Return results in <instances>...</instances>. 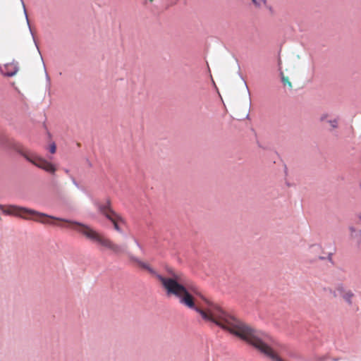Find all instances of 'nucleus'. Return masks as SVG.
Segmentation results:
<instances>
[{
    "label": "nucleus",
    "instance_id": "nucleus-12",
    "mask_svg": "<svg viewBox=\"0 0 361 361\" xmlns=\"http://www.w3.org/2000/svg\"><path fill=\"white\" fill-rule=\"evenodd\" d=\"M133 241L135 242V243L137 245V247L140 249V252L143 255H145V250L142 247V245L140 244L138 240L135 238H133Z\"/></svg>",
    "mask_w": 361,
    "mask_h": 361
},
{
    "label": "nucleus",
    "instance_id": "nucleus-18",
    "mask_svg": "<svg viewBox=\"0 0 361 361\" xmlns=\"http://www.w3.org/2000/svg\"><path fill=\"white\" fill-rule=\"evenodd\" d=\"M349 229L351 232V236L353 238V236L355 235L354 233L356 232V229L353 226H350Z\"/></svg>",
    "mask_w": 361,
    "mask_h": 361
},
{
    "label": "nucleus",
    "instance_id": "nucleus-14",
    "mask_svg": "<svg viewBox=\"0 0 361 361\" xmlns=\"http://www.w3.org/2000/svg\"><path fill=\"white\" fill-rule=\"evenodd\" d=\"M353 238H356L357 243L361 244V229L358 233H355Z\"/></svg>",
    "mask_w": 361,
    "mask_h": 361
},
{
    "label": "nucleus",
    "instance_id": "nucleus-24",
    "mask_svg": "<svg viewBox=\"0 0 361 361\" xmlns=\"http://www.w3.org/2000/svg\"><path fill=\"white\" fill-rule=\"evenodd\" d=\"M79 190H81L84 193H87L85 189L83 187H80V189H79Z\"/></svg>",
    "mask_w": 361,
    "mask_h": 361
},
{
    "label": "nucleus",
    "instance_id": "nucleus-22",
    "mask_svg": "<svg viewBox=\"0 0 361 361\" xmlns=\"http://www.w3.org/2000/svg\"><path fill=\"white\" fill-rule=\"evenodd\" d=\"M35 221H39L40 223H42V224H47L48 222L44 221V220H42V219H34Z\"/></svg>",
    "mask_w": 361,
    "mask_h": 361
},
{
    "label": "nucleus",
    "instance_id": "nucleus-23",
    "mask_svg": "<svg viewBox=\"0 0 361 361\" xmlns=\"http://www.w3.org/2000/svg\"><path fill=\"white\" fill-rule=\"evenodd\" d=\"M238 74H239L240 77L241 78V79L244 81L245 85V86H246V89L248 90V87L247 86V84H246L245 81L244 80V79H243V76L240 75V73H239Z\"/></svg>",
    "mask_w": 361,
    "mask_h": 361
},
{
    "label": "nucleus",
    "instance_id": "nucleus-7",
    "mask_svg": "<svg viewBox=\"0 0 361 361\" xmlns=\"http://www.w3.org/2000/svg\"><path fill=\"white\" fill-rule=\"evenodd\" d=\"M341 297L348 306L353 305V299L355 297V294L353 290H348L346 293H344Z\"/></svg>",
    "mask_w": 361,
    "mask_h": 361
},
{
    "label": "nucleus",
    "instance_id": "nucleus-1",
    "mask_svg": "<svg viewBox=\"0 0 361 361\" xmlns=\"http://www.w3.org/2000/svg\"><path fill=\"white\" fill-rule=\"evenodd\" d=\"M59 221L68 223L73 229L82 234L91 241L111 250L115 254L126 253L130 260L148 271L161 283L168 296L174 295L178 299L180 304L199 313L204 321L211 322L214 319L216 315L212 312L213 308L221 309L216 304L204 298L197 288L193 285L185 283L180 274L173 271H169V276L164 277L158 274L148 264L130 252L126 245L114 244L109 239L102 236L89 225L80 221L68 219H59Z\"/></svg>",
    "mask_w": 361,
    "mask_h": 361
},
{
    "label": "nucleus",
    "instance_id": "nucleus-20",
    "mask_svg": "<svg viewBox=\"0 0 361 361\" xmlns=\"http://www.w3.org/2000/svg\"><path fill=\"white\" fill-rule=\"evenodd\" d=\"M278 66H279V71H281V60L280 58H279V60H278Z\"/></svg>",
    "mask_w": 361,
    "mask_h": 361
},
{
    "label": "nucleus",
    "instance_id": "nucleus-29",
    "mask_svg": "<svg viewBox=\"0 0 361 361\" xmlns=\"http://www.w3.org/2000/svg\"><path fill=\"white\" fill-rule=\"evenodd\" d=\"M149 1H152L153 0H149Z\"/></svg>",
    "mask_w": 361,
    "mask_h": 361
},
{
    "label": "nucleus",
    "instance_id": "nucleus-25",
    "mask_svg": "<svg viewBox=\"0 0 361 361\" xmlns=\"http://www.w3.org/2000/svg\"><path fill=\"white\" fill-rule=\"evenodd\" d=\"M331 255H332V254H331V253H329V257H328V258H329V260H331Z\"/></svg>",
    "mask_w": 361,
    "mask_h": 361
},
{
    "label": "nucleus",
    "instance_id": "nucleus-8",
    "mask_svg": "<svg viewBox=\"0 0 361 361\" xmlns=\"http://www.w3.org/2000/svg\"><path fill=\"white\" fill-rule=\"evenodd\" d=\"M20 1H21L23 6L24 13H25V18H26L28 27H29V30H30V33H31V35L32 36V38H33L34 42H35V44L36 45V47H37L38 51L39 52V47H37V42H36V41L35 39L34 35H33V33L32 32V30H31V27H30V23H29V19H28V17H27V11H26V9H25V6L24 2H23V0H20Z\"/></svg>",
    "mask_w": 361,
    "mask_h": 361
},
{
    "label": "nucleus",
    "instance_id": "nucleus-3",
    "mask_svg": "<svg viewBox=\"0 0 361 361\" xmlns=\"http://www.w3.org/2000/svg\"><path fill=\"white\" fill-rule=\"evenodd\" d=\"M94 204L97 208L98 211L113 224L114 229L118 233L123 234L126 238V235L123 233V231L118 225L119 222H123L124 221L121 216L111 209L110 200H107L104 204H101L98 201H94Z\"/></svg>",
    "mask_w": 361,
    "mask_h": 361
},
{
    "label": "nucleus",
    "instance_id": "nucleus-5",
    "mask_svg": "<svg viewBox=\"0 0 361 361\" xmlns=\"http://www.w3.org/2000/svg\"><path fill=\"white\" fill-rule=\"evenodd\" d=\"M20 154H22V156L25 157V159L27 161L35 165L36 166L42 169H44L46 171L52 173H54L56 171L55 166L52 164L48 162L47 161L42 159L41 158H38L36 156L30 157L27 154L23 152H21Z\"/></svg>",
    "mask_w": 361,
    "mask_h": 361
},
{
    "label": "nucleus",
    "instance_id": "nucleus-10",
    "mask_svg": "<svg viewBox=\"0 0 361 361\" xmlns=\"http://www.w3.org/2000/svg\"><path fill=\"white\" fill-rule=\"evenodd\" d=\"M349 289L345 288L343 283H338L336 287V290L342 296L344 293H346Z\"/></svg>",
    "mask_w": 361,
    "mask_h": 361
},
{
    "label": "nucleus",
    "instance_id": "nucleus-4",
    "mask_svg": "<svg viewBox=\"0 0 361 361\" xmlns=\"http://www.w3.org/2000/svg\"><path fill=\"white\" fill-rule=\"evenodd\" d=\"M0 209H2V212L6 215H15L16 216L25 219H30V218H27L23 214H20L19 212H22L26 214H30L34 216H37L39 217H47L52 219H56L59 221V217H55L54 216H50L44 213L39 212L36 210L29 209L27 207H19L17 205H9L8 209H4V206L2 204H0Z\"/></svg>",
    "mask_w": 361,
    "mask_h": 361
},
{
    "label": "nucleus",
    "instance_id": "nucleus-17",
    "mask_svg": "<svg viewBox=\"0 0 361 361\" xmlns=\"http://www.w3.org/2000/svg\"><path fill=\"white\" fill-rule=\"evenodd\" d=\"M327 117H328V115H327V114H323V115H322V116H321V117H320V121H326H326L328 120V119H327Z\"/></svg>",
    "mask_w": 361,
    "mask_h": 361
},
{
    "label": "nucleus",
    "instance_id": "nucleus-26",
    "mask_svg": "<svg viewBox=\"0 0 361 361\" xmlns=\"http://www.w3.org/2000/svg\"><path fill=\"white\" fill-rule=\"evenodd\" d=\"M87 165H89L90 166H92L90 161L88 159H87Z\"/></svg>",
    "mask_w": 361,
    "mask_h": 361
},
{
    "label": "nucleus",
    "instance_id": "nucleus-11",
    "mask_svg": "<svg viewBox=\"0 0 361 361\" xmlns=\"http://www.w3.org/2000/svg\"><path fill=\"white\" fill-rule=\"evenodd\" d=\"M280 75L281 78V82L283 84V85H288L290 88L292 87L291 82L288 80L287 78H286L283 75V73L282 71L280 72Z\"/></svg>",
    "mask_w": 361,
    "mask_h": 361
},
{
    "label": "nucleus",
    "instance_id": "nucleus-15",
    "mask_svg": "<svg viewBox=\"0 0 361 361\" xmlns=\"http://www.w3.org/2000/svg\"><path fill=\"white\" fill-rule=\"evenodd\" d=\"M56 147L55 143H52V144L50 145V147H49V152H50L51 153H52V154H53V153H55V152H56Z\"/></svg>",
    "mask_w": 361,
    "mask_h": 361
},
{
    "label": "nucleus",
    "instance_id": "nucleus-9",
    "mask_svg": "<svg viewBox=\"0 0 361 361\" xmlns=\"http://www.w3.org/2000/svg\"><path fill=\"white\" fill-rule=\"evenodd\" d=\"M326 123H328L331 126V129H330L329 130L331 132L333 129H336L338 128V119L336 118L329 119L326 121Z\"/></svg>",
    "mask_w": 361,
    "mask_h": 361
},
{
    "label": "nucleus",
    "instance_id": "nucleus-19",
    "mask_svg": "<svg viewBox=\"0 0 361 361\" xmlns=\"http://www.w3.org/2000/svg\"><path fill=\"white\" fill-rule=\"evenodd\" d=\"M325 290H326L329 291V293H331V294H333V295H334V297H336V295H336V291H335V290H332L331 288H328V289H326V288H325Z\"/></svg>",
    "mask_w": 361,
    "mask_h": 361
},
{
    "label": "nucleus",
    "instance_id": "nucleus-2",
    "mask_svg": "<svg viewBox=\"0 0 361 361\" xmlns=\"http://www.w3.org/2000/svg\"><path fill=\"white\" fill-rule=\"evenodd\" d=\"M212 312L216 315L212 323L252 345L271 361H285L274 352L277 343L269 335L253 329L221 307L213 308Z\"/></svg>",
    "mask_w": 361,
    "mask_h": 361
},
{
    "label": "nucleus",
    "instance_id": "nucleus-13",
    "mask_svg": "<svg viewBox=\"0 0 361 361\" xmlns=\"http://www.w3.org/2000/svg\"><path fill=\"white\" fill-rule=\"evenodd\" d=\"M251 1L257 6H260L262 4H266V3H267L266 0H251Z\"/></svg>",
    "mask_w": 361,
    "mask_h": 361
},
{
    "label": "nucleus",
    "instance_id": "nucleus-28",
    "mask_svg": "<svg viewBox=\"0 0 361 361\" xmlns=\"http://www.w3.org/2000/svg\"><path fill=\"white\" fill-rule=\"evenodd\" d=\"M249 117H250V115H249V114H247L246 115V118H249Z\"/></svg>",
    "mask_w": 361,
    "mask_h": 361
},
{
    "label": "nucleus",
    "instance_id": "nucleus-6",
    "mask_svg": "<svg viewBox=\"0 0 361 361\" xmlns=\"http://www.w3.org/2000/svg\"><path fill=\"white\" fill-rule=\"evenodd\" d=\"M19 67L17 62L8 63L4 65V68L1 70L3 75L6 77H13L18 71Z\"/></svg>",
    "mask_w": 361,
    "mask_h": 361
},
{
    "label": "nucleus",
    "instance_id": "nucleus-21",
    "mask_svg": "<svg viewBox=\"0 0 361 361\" xmlns=\"http://www.w3.org/2000/svg\"><path fill=\"white\" fill-rule=\"evenodd\" d=\"M45 75H46V80H47V83L49 84L50 83V78L47 72H45Z\"/></svg>",
    "mask_w": 361,
    "mask_h": 361
},
{
    "label": "nucleus",
    "instance_id": "nucleus-27",
    "mask_svg": "<svg viewBox=\"0 0 361 361\" xmlns=\"http://www.w3.org/2000/svg\"><path fill=\"white\" fill-rule=\"evenodd\" d=\"M64 171H65L66 173H69V170H68V169H64Z\"/></svg>",
    "mask_w": 361,
    "mask_h": 361
},
{
    "label": "nucleus",
    "instance_id": "nucleus-16",
    "mask_svg": "<svg viewBox=\"0 0 361 361\" xmlns=\"http://www.w3.org/2000/svg\"><path fill=\"white\" fill-rule=\"evenodd\" d=\"M71 179L72 180V183H73V185L78 189H80V186L79 185L78 183L75 180V179L73 177V176H71Z\"/></svg>",
    "mask_w": 361,
    "mask_h": 361
}]
</instances>
